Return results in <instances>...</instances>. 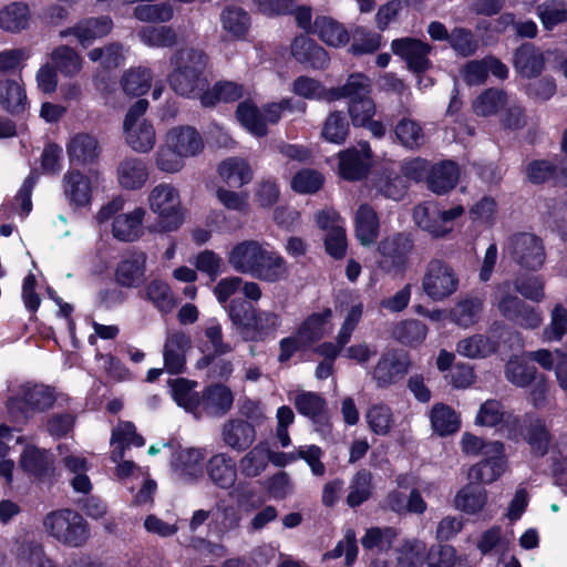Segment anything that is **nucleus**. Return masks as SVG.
<instances>
[{"mask_svg":"<svg viewBox=\"0 0 567 567\" xmlns=\"http://www.w3.org/2000/svg\"><path fill=\"white\" fill-rule=\"evenodd\" d=\"M219 177L229 186L241 187L252 181L254 172L241 157H228L218 166Z\"/></svg>","mask_w":567,"mask_h":567,"instance_id":"obj_37","label":"nucleus"},{"mask_svg":"<svg viewBox=\"0 0 567 567\" xmlns=\"http://www.w3.org/2000/svg\"><path fill=\"white\" fill-rule=\"evenodd\" d=\"M371 151L368 143H360L339 154V173L348 181L362 178L369 169Z\"/></svg>","mask_w":567,"mask_h":567,"instance_id":"obj_25","label":"nucleus"},{"mask_svg":"<svg viewBox=\"0 0 567 567\" xmlns=\"http://www.w3.org/2000/svg\"><path fill=\"white\" fill-rule=\"evenodd\" d=\"M536 373V368L527 362L526 355L511 358L505 367L506 379L519 388L528 386L535 380Z\"/></svg>","mask_w":567,"mask_h":567,"instance_id":"obj_56","label":"nucleus"},{"mask_svg":"<svg viewBox=\"0 0 567 567\" xmlns=\"http://www.w3.org/2000/svg\"><path fill=\"white\" fill-rule=\"evenodd\" d=\"M475 423L489 427L502 424L506 429L508 437L513 440H517L522 435L519 417L507 413L497 400H487L480 406Z\"/></svg>","mask_w":567,"mask_h":567,"instance_id":"obj_18","label":"nucleus"},{"mask_svg":"<svg viewBox=\"0 0 567 567\" xmlns=\"http://www.w3.org/2000/svg\"><path fill=\"white\" fill-rule=\"evenodd\" d=\"M269 463V447L259 443L246 453L239 461L240 473L248 478L259 476Z\"/></svg>","mask_w":567,"mask_h":567,"instance_id":"obj_53","label":"nucleus"},{"mask_svg":"<svg viewBox=\"0 0 567 567\" xmlns=\"http://www.w3.org/2000/svg\"><path fill=\"white\" fill-rule=\"evenodd\" d=\"M508 99L509 96L505 92L497 89H488L474 99L472 109L477 116H492L508 104Z\"/></svg>","mask_w":567,"mask_h":567,"instance_id":"obj_50","label":"nucleus"},{"mask_svg":"<svg viewBox=\"0 0 567 567\" xmlns=\"http://www.w3.org/2000/svg\"><path fill=\"white\" fill-rule=\"evenodd\" d=\"M379 234L377 213L368 205H361L355 213V236L363 246L371 245Z\"/></svg>","mask_w":567,"mask_h":567,"instance_id":"obj_45","label":"nucleus"},{"mask_svg":"<svg viewBox=\"0 0 567 567\" xmlns=\"http://www.w3.org/2000/svg\"><path fill=\"white\" fill-rule=\"evenodd\" d=\"M465 213L462 205L441 208L434 202H425L414 208L416 225L433 237L442 238L453 231L455 221Z\"/></svg>","mask_w":567,"mask_h":567,"instance_id":"obj_9","label":"nucleus"},{"mask_svg":"<svg viewBox=\"0 0 567 567\" xmlns=\"http://www.w3.org/2000/svg\"><path fill=\"white\" fill-rule=\"evenodd\" d=\"M51 61L56 71L64 76H75L83 66L82 56L68 45H59L51 52Z\"/></svg>","mask_w":567,"mask_h":567,"instance_id":"obj_52","label":"nucleus"},{"mask_svg":"<svg viewBox=\"0 0 567 567\" xmlns=\"http://www.w3.org/2000/svg\"><path fill=\"white\" fill-rule=\"evenodd\" d=\"M486 502V489L473 484L464 486L455 496V506L467 514L481 512Z\"/></svg>","mask_w":567,"mask_h":567,"instance_id":"obj_58","label":"nucleus"},{"mask_svg":"<svg viewBox=\"0 0 567 567\" xmlns=\"http://www.w3.org/2000/svg\"><path fill=\"white\" fill-rule=\"evenodd\" d=\"M200 351L205 354L197 362L199 369L208 368L212 357H220L233 351V346L224 341L223 328L216 319H209L204 326V337L199 343Z\"/></svg>","mask_w":567,"mask_h":567,"instance_id":"obj_23","label":"nucleus"},{"mask_svg":"<svg viewBox=\"0 0 567 567\" xmlns=\"http://www.w3.org/2000/svg\"><path fill=\"white\" fill-rule=\"evenodd\" d=\"M458 168L454 162L446 161L435 165L429 176V187L436 194L451 190L458 181Z\"/></svg>","mask_w":567,"mask_h":567,"instance_id":"obj_46","label":"nucleus"},{"mask_svg":"<svg viewBox=\"0 0 567 567\" xmlns=\"http://www.w3.org/2000/svg\"><path fill=\"white\" fill-rule=\"evenodd\" d=\"M148 102L136 101L127 111L123 122L125 143L136 153H150L156 144V132L153 123L144 117Z\"/></svg>","mask_w":567,"mask_h":567,"instance_id":"obj_6","label":"nucleus"},{"mask_svg":"<svg viewBox=\"0 0 567 567\" xmlns=\"http://www.w3.org/2000/svg\"><path fill=\"white\" fill-rule=\"evenodd\" d=\"M17 567H55L38 544L23 543L17 551Z\"/></svg>","mask_w":567,"mask_h":567,"instance_id":"obj_64","label":"nucleus"},{"mask_svg":"<svg viewBox=\"0 0 567 567\" xmlns=\"http://www.w3.org/2000/svg\"><path fill=\"white\" fill-rule=\"evenodd\" d=\"M285 111L303 113L306 104L297 103L291 97H285L278 102L267 103L259 110L250 101L238 104L236 115L239 123L254 136L262 137L268 133V124H277Z\"/></svg>","mask_w":567,"mask_h":567,"instance_id":"obj_2","label":"nucleus"},{"mask_svg":"<svg viewBox=\"0 0 567 567\" xmlns=\"http://www.w3.org/2000/svg\"><path fill=\"white\" fill-rule=\"evenodd\" d=\"M504 250L525 269L537 270L545 262L543 241L534 234L519 233L511 236Z\"/></svg>","mask_w":567,"mask_h":567,"instance_id":"obj_12","label":"nucleus"},{"mask_svg":"<svg viewBox=\"0 0 567 567\" xmlns=\"http://www.w3.org/2000/svg\"><path fill=\"white\" fill-rule=\"evenodd\" d=\"M220 22L224 31L234 39L244 37L250 25L247 12L237 7H227L220 14Z\"/></svg>","mask_w":567,"mask_h":567,"instance_id":"obj_60","label":"nucleus"},{"mask_svg":"<svg viewBox=\"0 0 567 567\" xmlns=\"http://www.w3.org/2000/svg\"><path fill=\"white\" fill-rule=\"evenodd\" d=\"M0 105L11 114L24 112L28 106V100L22 84L14 80L1 81Z\"/></svg>","mask_w":567,"mask_h":567,"instance_id":"obj_42","label":"nucleus"},{"mask_svg":"<svg viewBox=\"0 0 567 567\" xmlns=\"http://www.w3.org/2000/svg\"><path fill=\"white\" fill-rule=\"evenodd\" d=\"M364 417L370 431L380 436L388 435L395 423L392 409L384 403L371 404L367 409Z\"/></svg>","mask_w":567,"mask_h":567,"instance_id":"obj_49","label":"nucleus"},{"mask_svg":"<svg viewBox=\"0 0 567 567\" xmlns=\"http://www.w3.org/2000/svg\"><path fill=\"white\" fill-rule=\"evenodd\" d=\"M266 246L267 243L255 239L237 243L227 252L228 264L236 272L252 276Z\"/></svg>","mask_w":567,"mask_h":567,"instance_id":"obj_21","label":"nucleus"},{"mask_svg":"<svg viewBox=\"0 0 567 567\" xmlns=\"http://www.w3.org/2000/svg\"><path fill=\"white\" fill-rule=\"evenodd\" d=\"M205 473L212 485L226 491L235 486L238 477V467L230 454L218 452L206 461Z\"/></svg>","mask_w":567,"mask_h":567,"instance_id":"obj_20","label":"nucleus"},{"mask_svg":"<svg viewBox=\"0 0 567 567\" xmlns=\"http://www.w3.org/2000/svg\"><path fill=\"white\" fill-rule=\"evenodd\" d=\"M229 317L247 340H262L281 326L279 313L254 307L239 309L236 302L229 307Z\"/></svg>","mask_w":567,"mask_h":567,"instance_id":"obj_8","label":"nucleus"},{"mask_svg":"<svg viewBox=\"0 0 567 567\" xmlns=\"http://www.w3.org/2000/svg\"><path fill=\"white\" fill-rule=\"evenodd\" d=\"M261 503L262 501L256 499V492L251 488L239 493L236 504L220 498L214 505L209 526L219 535L234 532L240 527L244 515L257 509Z\"/></svg>","mask_w":567,"mask_h":567,"instance_id":"obj_5","label":"nucleus"},{"mask_svg":"<svg viewBox=\"0 0 567 567\" xmlns=\"http://www.w3.org/2000/svg\"><path fill=\"white\" fill-rule=\"evenodd\" d=\"M206 451L185 447L173 454L171 466L175 477L184 483H198L205 474Z\"/></svg>","mask_w":567,"mask_h":567,"instance_id":"obj_16","label":"nucleus"},{"mask_svg":"<svg viewBox=\"0 0 567 567\" xmlns=\"http://www.w3.org/2000/svg\"><path fill=\"white\" fill-rule=\"evenodd\" d=\"M43 525L52 537L69 546L79 547L89 538L85 520L80 514L71 509L48 514Z\"/></svg>","mask_w":567,"mask_h":567,"instance_id":"obj_10","label":"nucleus"},{"mask_svg":"<svg viewBox=\"0 0 567 567\" xmlns=\"http://www.w3.org/2000/svg\"><path fill=\"white\" fill-rule=\"evenodd\" d=\"M145 444L143 436L136 433L135 425L128 421L118 422L112 430L110 445V458L118 460L125 456V451L130 446L142 447Z\"/></svg>","mask_w":567,"mask_h":567,"instance_id":"obj_33","label":"nucleus"},{"mask_svg":"<svg viewBox=\"0 0 567 567\" xmlns=\"http://www.w3.org/2000/svg\"><path fill=\"white\" fill-rule=\"evenodd\" d=\"M150 210L156 215L164 231H175L185 221V208L178 189L171 183H159L147 196Z\"/></svg>","mask_w":567,"mask_h":567,"instance_id":"obj_3","label":"nucleus"},{"mask_svg":"<svg viewBox=\"0 0 567 567\" xmlns=\"http://www.w3.org/2000/svg\"><path fill=\"white\" fill-rule=\"evenodd\" d=\"M370 86V80L365 75L355 73L348 78L343 86L331 92L330 99L350 100L348 111L354 126H365L375 114V104L369 96Z\"/></svg>","mask_w":567,"mask_h":567,"instance_id":"obj_4","label":"nucleus"},{"mask_svg":"<svg viewBox=\"0 0 567 567\" xmlns=\"http://www.w3.org/2000/svg\"><path fill=\"white\" fill-rule=\"evenodd\" d=\"M100 153L97 140L87 133L75 134L68 144V154L78 164L91 163Z\"/></svg>","mask_w":567,"mask_h":567,"instance_id":"obj_39","label":"nucleus"},{"mask_svg":"<svg viewBox=\"0 0 567 567\" xmlns=\"http://www.w3.org/2000/svg\"><path fill=\"white\" fill-rule=\"evenodd\" d=\"M331 318L332 311L328 308L312 313L302 321L296 333L302 342L310 347L331 331Z\"/></svg>","mask_w":567,"mask_h":567,"instance_id":"obj_35","label":"nucleus"},{"mask_svg":"<svg viewBox=\"0 0 567 567\" xmlns=\"http://www.w3.org/2000/svg\"><path fill=\"white\" fill-rule=\"evenodd\" d=\"M315 33L328 45L339 48L349 42V33L346 28L338 21L319 17L315 20Z\"/></svg>","mask_w":567,"mask_h":567,"instance_id":"obj_47","label":"nucleus"},{"mask_svg":"<svg viewBox=\"0 0 567 567\" xmlns=\"http://www.w3.org/2000/svg\"><path fill=\"white\" fill-rule=\"evenodd\" d=\"M52 455L34 445H27L21 455L19 465L30 476L42 478L52 468Z\"/></svg>","mask_w":567,"mask_h":567,"instance_id":"obj_36","label":"nucleus"},{"mask_svg":"<svg viewBox=\"0 0 567 567\" xmlns=\"http://www.w3.org/2000/svg\"><path fill=\"white\" fill-rule=\"evenodd\" d=\"M289 275L290 268L287 260L267 244L251 277L275 284L287 280Z\"/></svg>","mask_w":567,"mask_h":567,"instance_id":"obj_26","label":"nucleus"},{"mask_svg":"<svg viewBox=\"0 0 567 567\" xmlns=\"http://www.w3.org/2000/svg\"><path fill=\"white\" fill-rule=\"evenodd\" d=\"M116 178L122 188L137 190L147 183L150 169L144 159L133 156L125 157L117 165Z\"/></svg>","mask_w":567,"mask_h":567,"instance_id":"obj_27","label":"nucleus"},{"mask_svg":"<svg viewBox=\"0 0 567 567\" xmlns=\"http://www.w3.org/2000/svg\"><path fill=\"white\" fill-rule=\"evenodd\" d=\"M144 298L162 312H171L175 307V298L171 287L158 279L152 280L145 287Z\"/></svg>","mask_w":567,"mask_h":567,"instance_id":"obj_61","label":"nucleus"},{"mask_svg":"<svg viewBox=\"0 0 567 567\" xmlns=\"http://www.w3.org/2000/svg\"><path fill=\"white\" fill-rule=\"evenodd\" d=\"M102 182L96 171L83 174L80 171H70L63 176V192L70 206L74 208L86 207L91 204L92 193Z\"/></svg>","mask_w":567,"mask_h":567,"instance_id":"obj_13","label":"nucleus"},{"mask_svg":"<svg viewBox=\"0 0 567 567\" xmlns=\"http://www.w3.org/2000/svg\"><path fill=\"white\" fill-rule=\"evenodd\" d=\"M543 53L532 44L519 47L514 55V65L524 76L532 78L538 75L544 68Z\"/></svg>","mask_w":567,"mask_h":567,"instance_id":"obj_48","label":"nucleus"},{"mask_svg":"<svg viewBox=\"0 0 567 567\" xmlns=\"http://www.w3.org/2000/svg\"><path fill=\"white\" fill-rule=\"evenodd\" d=\"M291 53L297 61L313 69H323L329 62L326 50L305 35L293 40Z\"/></svg>","mask_w":567,"mask_h":567,"instance_id":"obj_34","label":"nucleus"},{"mask_svg":"<svg viewBox=\"0 0 567 567\" xmlns=\"http://www.w3.org/2000/svg\"><path fill=\"white\" fill-rule=\"evenodd\" d=\"M30 18V8L27 3L11 2L0 10V28L17 33L29 25Z\"/></svg>","mask_w":567,"mask_h":567,"instance_id":"obj_41","label":"nucleus"},{"mask_svg":"<svg viewBox=\"0 0 567 567\" xmlns=\"http://www.w3.org/2000/svg\"><path fill=\"white\" fill-rule=\"evenodd\" d=\"M498 216V205L491 196H484L468 208V218L475 228L489 229Z\"/></svg>","mask_w":567,"mask_h":567,"instance_id":"obj_43","label":"nucleus"},{"mask_svg":"<svg viewBox=\"0 0 567 567\" xmlns=\"http://www.w3.org/2000/svg\"><path fill=\"white\" fill-rule=\"evenodd\" d=\"M192 348L190 337L183 331H171L164 344V367L172 374L182 373L186 363V353Z\"/></svg>","mask_w":567,"mask_h":567,"instance_id":"obj_24","label":"nucleus"},{"mask_svg":"<svg viewBox=\"0 0 567 567\" xmlns=\"http://www.w3.org/2000/svg\"><path fill=\"white\" fill-rule=\"evenodd\" d=\"M172 64L173 71L168 75L171 87L179 95L200 100L208 87L206 54L198 49H182L174 54Z\"/></svg>","mask_w":567,"mask_h":567,"instance_id":"obj_1","label":"nucleus"},{"mask_svg":"<svg viewBox=\"0 0 567 567\" xmlns=\"http://www.w3.org/2000/svg\"><path fill=\"white\" fill-rule=\"evenodd\" d=\"M147 256L143 251H133L117 265L116 281L123 287H138L145 280Z\"/></svg>","mask_w":567,"mask_h":567,"instance_id":"obj_29","label":"nucleus"},{"mask_svg":"<svg viewBox=\"0 0 567 567\" xmlns=\"http://www.w3.org/2000/svg\"><path fill=\"white\" fill-rule=\"evenodd\" d=\"M64 467L73 474V478L71 480V485L75 492L87 494L92 484L86 475L89 470V464L86 458L79 453H71L65 455L62 460Z\"/></svg>","mask_w":567,"mask_h":567,"instance_id":"obj_51","label":"nucleus"},{"mask_svg":"<svg viewBox=\"0 0 567 567\" xmlns=\"http://www.w3.org/2000/svg\"><path fill=\"white\" fill-rule=\"evenodd\" d=\"M430 417L434 432L441 436L455 433L460 429L457 413L445 404H435L431 410Z\"/></svg>","mask_w":567,"mask_h":567,"instance_id":"obj_57","label":"nucleus"},{"mask_svg":"<svg viewBox=\"0 0 567 567\" xmlns=\"http://www.w3.org/2000/svg\"><path fill=\"white\" fill-rule=\"evenodd\" d=\"M152 81L153 74L150 69L136 66L124 72L121 85L127 95L140 96L150 90Z\"/></svg>","mask_w":567,"mask_h":567,"instance_id":"obj_55","label":"nucleus"},{"mask_svg":"<svg viewBox=\"0 0 567 567\" xmlns=\"http://www.w3.org/2000/svg\"><path fill=\"white\" fill-rule=\"evenodd\" d=\"M507 470V458L504 444L492 441L486 446L483 460L473 465L468 471V477L473 481L491 484L497 481Z\"/></svg>","mask_w":567,"mask_h":567,"instance_id":"obj_14","label":"nucleus"},{"mask_svg":"<svg viewBox=\"0 0 567 567\" xmlns=\"http://www.w3.org/2000/svg\"><path fill=\"white\" fill-rule=\"evenodd\" d=\"M165 141L185 158L195 157L204 150L202 135L192 126H175L167 131Z\"/></svg>","mask_w":567,"mask_h":567,"instance_id":"obj_28","label":"nucleus"},{"mask_svg":"<svg viewBox=\"0 0 567 567\" xmlns=\"http://www.w3.org/2000/svg\"><path fill=\"white\" fill-rule=\"evenodd\" d=\"M244 87L235 82H218L212 89H206L202 94L200 103L204 106H213L217 102H233L240 99Z\"/></svg>","mask_w":567,"mask_h":567,"instance_id":"obj_59","label":"nucleus"},{"mask_svg":"<svg viewBox=\"0 0 567 567\" xmlns=\"http://www.w3.org/2000/svg\"><path fill=\"white\" fill-rule=\"evenodd\" d=\"M396 563L400 567H422L427 565L429 548L417 538L404 539L395 549Z\"/></svg>","mask_w":567,"mask_h":567,"instance_id":"obj_38","label":"nucleus"},{"mask_svg":"<svg viewBox=\"0 0 567 567\" xmlns=\"http://www.w3.org/2000/svg\"><path fill=\"white\" fill-rule=\"evenodd\" d=\"M221 440L234 451H245L255 442L256 430L245 420L233 419L223 425Z\"/></svg>","mask_w":567,"mask_h":567,"instance_id":"obj_31","label":"nucleus"},{"mask_svg":"<svg viewBox=\"0 0 567 567\" xmlns=\"http://www.w3.org/2000/svg\"><path fill=\"white\" fill-rule=\"evenodd\" d=\"M392 52L406 62L409 70L414 73L426 71L431 66L429 54L431 47L414 38H402L393 40Z\"/></svg>","mask_w":567,"mask_h":567,"instance_id":"obj_19","label":"nucleus"},{"mask_svg":"<svg viewBox=\"0 0 567 567\" xmlns=\"http://www.w3.org/2000/svg\"><path fill=\"white\" fill-rule=\"evenodd\" d=\"M169 386L174 401L186 411L199 416L200 396L195 391L197 383L184 378H178L171 381Z\"/></svg>","mask_w":567,"mask_h":567,"instance_id":"obj_40","label":"nucleus"},{"mask_svg":"<svg viewBox=\"0 0 567 567\" xmlns=\"http://www.w3.org/2000/svg\"><path fill=\"white\" fill-rule=\"evenodd\" d=\"M112 28L113 21L109 17L87 18L61 30L59 34L61 38L73 35L81 47L86 48L96 39L107 35Z\"/></svg>","mask_w":567,"mask_h":567,"instance_id":"obj_22","label":"nucleus"},{"mask_svg":"<svg viewBox=\"0 0 567 567\" xmlns=\"http://www.w3.org/2000/svg\"><path fill=\"white\" fill-rule=\"evenodd\" d=\"M398 141L408 148H417L425 142L422 126L416 121L403 117L394 127Z\"/></svg>","mask_w":567,"mask_h":567,"instance_id":"obj_63","label":"nucleus"},{"mask_svg":"<svg viewBox=\"0 0 567 567\" xmlns=\"http://www.w3.org/2000/svg\"><path fill=\"white\" fill-rule=\"evenodd\" d=\"M54 402L53 391L45 385L22 384L17 395L8 400V411L13 419H27L32 412L44 411Z\"/></svg>","mask_w":567,"mask_h":567,"instance_id":"obj_11","label":"nucleus"},{"mask_svg":"<svg viewBox=\"0 0 567 567\" xmlns=\"http://www.w3.org/2000/svg\"><path fill=\"white\" fill-rule=\"evenodd\" d=\"M497 349L496 342L485 334H473L460 340L456 352L468 359H483L493 354Z\"/></svg>","mask_w":567,"mask_h":567,"instance_id":"obj_44","label":"nucleus"},{"mask_svg":"<svg viewBox=\"0 0 567 567\" xmlns=\"http://www.w3.org/2000/svg\"><path fill=\"white\" fill-rule=\"evenodd\" d=\"M146 210L143 207H135L132 212L118 214L113 218L112 234L121 241H135L142 237L143 221Z\"/></svg>","mask_w":567,"mask_h":567,"instance_id":"obj_30","label":"nucleus"},{"mask_svg":"<svg viewBox=\"0 0 567 567\" xmlns=\"http://www.w3.org/2000/svg\"><path fill=\"white\" fill-rule=\"evenodd\" d=\"M483 302L478 298L464 299L456 303L451 311L453 322L462 328H468L478 322Z\"/></svg>","mask_w":567,"mask_h":567,"instance_id":"obj_62","label":"nucleus"},{"mask_svg":"<svg viewBox=\"0 0 567 567\" xmlns=\"http://www.w3.org/2000/svg\"><path fill=\"white\" fill-rule=\"evenodd\" d=\"M373 187L378 194L393 200H400L406 193L408 184L406 179L398 173L383 171L375 177Z\"/></svg>","mask_w":567,"mask_h":567,"instance_id":"obj_54","label":"nucleus"},{"mask_svg":"<svg viewBox=\"0 0 567 567\" xmlns=\"http://www.w3.org/2000/svg\"><path fill=\"white\" fill-rule=\"evenodd\" d=\"M412 248L413 244L408 235L394 234L384 238L378 246L379 267L388 272L402 269Z\"/></svg>","mask_w":567,"mask_h":567,"instance_id":"obj_17","label":"nucleus"},{"mask_svg":"<svg viewBox=\"0 0 567 567\" xmlns=\"http://www.w3.org/2000/svg\"><path fill=\"white\" fill-rule=\"evenodd\" d=\"M410 360L396 350L384 351L371 371L372 380L380 389L402 380L410 370Z\"/></svg>","mask_w":567,"mask_h":567,"instance_id":"obj_15","label":"nucleus"},{"mask_svg":"<svg viewBox=\"0 0 567 567\" xmlns=\"http://www.w3.org/2000/svg\"><path fill=\"white\" fill-rule=\"evenodd\" d=\"M421 287L431 300L443 301L458 290L460 277L450 262L432 258L424 267Z\"/></svg>","mask_w":567,"mask_h":567,"instance_id":"obj_7","label":"nucleus"},{"mask_svg":"<svg viewBox=\"0 0 567 567\" xmlns=\"http://www.w3.org/2000/svg\"><path fill=\"white\" fill-rule=\"evenodd\" d=\"M234 403L230 389L223 384L207 388L200 396L199 416L203 413L220 416L226 414Z\"/></svg>","mask_w":567,"mask_h":567,"instance_id":"obj_32","label":"nucleus"}]
</instances>
